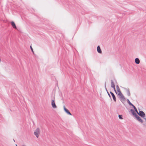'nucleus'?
I'll return each mask as SVG.
<instances>
[{"label": "nucleus", "mask_w": 146, "mask_h": 146, "mask_svg": "<svg viewBox=\"0 0 146 146\" xmlns=\"http://www.w3.org/2000/svg\"><path fill=\"white\" fill-rule=\"evenodd\" d=\"M138 114H139L140 117H144L145 115L144 113L142 111H139V113Z\"/></svg>", "instance_id": "obj_4"}, {"label": "nucleus", "mask_w": 146, "mask_h": 146, "mask_svg": "<svg viewBox=\"0 0 146 146\" xmlns=\"http://www.w3.org/2000/svg\"><path fill=\"white\" fill-rule=\"evenodd\" d=\"M113 88V90H114V91L115 92V93L116 94H117V92H116V90H115V87H114Z\"/></svg>", "instance_id": "obj_21"}, {"label": "nucleus", "mask_w": 146, "mask_h": 146, "mask_svg": "<svg viewBox=\"0 0 146 146\" xmlns=\"http://www.w3.org/2000/svg\"><path fill=\"white\" fill-rule=\"evenodd\" d=\"M135 62L136 64H138L140 63V60L138 58H136L135 59Z\"/></svg>", "instance_id": "obj_12"}, {"label": "nucleus", "mask_w": 146, "mask_h": 146, "mask_svg": "<svg viewBox=\"0 0 146 146\" xmlns=\"http://www.w3.org/2000/svg\"><path fill=\"white\" fill-rule=\"evenodd\" d=\"M134 111H135V112L137 113V114H139V113L138 111H137V108H136L135 109H134Z\"/></svg>", "instance_id": "obj_18"}, {"label": "nucleus", "mask_w": 146, "mask_h": 146, "mask_svg": "<svg viewBox=\"0 0 146 146\" xmlns=\"http://www.w3.org/2000/svg\"><path fill=\"white\" fill-rule=\"evenodd\" d=\"M16 146H17V144H16Z\"/></svg>", "instance_id": "obj_23"}, {"label": "nucleus", "mask_w": 146, "mask_h": 146, "mask_svg": "<svg viewBox=\"0 0 146 146\" xmlns=\"http://www.w3.org/2000/svg\"><path fill=\"white\" fill-rule=\"evenodd\" d=\"M13 140H14V141H15L14 140V139H13Z\"/></svg>", "instance_id": "obj_24"}, {"label": "nucleus", "mask_w": 146, "mask_h": 146, "mask_svg": "<svg viewBox=\"0 0 146 146\" xmlns=\"http://www.w3.org/2000/svg\"><path fill=\"white\" fill-rule=\"evenodd\" d=\"M97 51L98 53H100V54L102 53V51L101 50L100 47L99 46H97Z\"/></svg>", "instance_id": "obj_10"}, {"label": "nucleus", "mask_w": 146, "mask_h": 146, "mask_svg": "<svg viewBox=\"0 0 146 146\" xmlns=\"http://www.w3.org/2000/svg\"><path fill=\"white\" fill-rule=\"evenodd\" d=\"M125 90H126V91L127 92V95L128 96H130L131 94H130V92L129 89L128 88L127 89L125 88Z\"/></svg>", "instance_id": "obj_13"}, {"label": "nucleus", "mask_w": 146, "mask_h": 146, "mask_svg": "<svg viewBox=\"0 0 146 146\" xmlns=\"http://www.w3.org/2000/svg\"><path fill=\"white\" fill-rule=\"evenodd\" d=\"M143 119H145V121H146V118H143Z\"/></svg>", "instance_id": "obj_22"}, {"label": "nucleus", "mask_w": 146, "mask_h": 146, "mask_svg": "<svg viewBox=\"0 0 146 146\" xmlns=\"http://www.w3.org/2000/svg\"><path fill=\"white\" fill-rule=\"evenodd\" d=\"M11 24L12 27H13V28L17 29V27L15 25V24L13 21H12L11 22Z\"/></svg>", "instance_id": "obj_11"}, {"label": "nucleus", "mask_w": 146, "mask_h": 146, "mask_svg": "<svg viewBox=\"0 0 146 146\" xmlns=\"http://www.w3.org/2000/svg\"><path fill=\"white\" fill-rule=\"evenodd\" d=\"M64 111L67 113V114L70 115H72V114L70 113L69 111V110H68L66 108H65V106H64Z\"/></svg>", "instance_id": "obj_8"}, {"label": "nucleus", "mask_w": 146, "mask_h": 146, "mask_svg": "<svg viewBox=\"0 0 146 146\" xmlns=\"http://www.w3.org/2000/svg\"><path fill=\"white\" fill-rule=\"evenodd\" d=\"M51 105L52 107L54 109L56 108L57 107L55 103V99L54 96L53 98L51 99Z\"/></svg>", "instance_id": "obj_2"}, {"label": "nucleus", "mask_w": 146, "mask_h": 146, "mask_svg": "<svg viewBox=\"0 0 146 146\" xmlns=\"http://www.w3.org/2000/svg\"><path fill=\"white\" fill-rule=\"evenodd\" d=\"M135 117L137 119V120H138L140 122H141V123L143 122V120L138 115L136 116Z\"/></svg>", "instance_id": "obj_6"}, {"label": "nucleus", "mask_w": 146, "mask_h": 146, "mask_svg": "<svg viewBox=\"0 0 146 146\" xmlns=\"http://www.w3.org/2000/svg\"><path fill=\"white\" fill-rule=\"evenodd\" d=\"M105 90H106L109 97L110 98V99L111 100H112V99L111 98V96L109 93L108 92V91L107 89V88H106V82H105Z\"/></svg>", "instance_id": "obj_9"}, {"label": "nucleus", "mask_w": 146, "mask_h": 146, "mask_svg": "<svg viewBox=\"0 0 146 146\" xmlns=\"http://www.w3.org/2000/svg\"><path fill=\"white\" fill-rule=\"evenodd\" d=\"M119 118V119H123L122 118V115H118Z\"/></svg>", "instance_id": "obj_16"}, {"label": "nucleus", "mask_w": 146, "mask_h": 146, "mask_svg": "<svg viewBox=\"0 0 146 146\" xmlns=\"http://www.w3.org/2000/svg\"><path fill=\"white\" fill-rule=\"evenodd\" d=\"M30 48H31V51H32V52L34 54V51H33V48H32V46H30Z\"/></svg>", "instance_id": "obj_17"}, {"label": "nucleus", "mask_w": 146, "mask_h": 146, "mask_svg": "<svg viewBox=\"0 0 146 146\" xmlns=\"http://www.w3.org/2000/svg\"><path fill=\"white\" fill-rule=\"evenodd\" d=\"M131 106L133 107L134 109H135L136 108V107L133 104H132V105H131Z\"/></svg>", "instance_id": "obj_20"}, {"label": "nucleus", "mask_w": 146, "mask_h": 146, "mask_svg": "<svg viewBox=\"0 0 146 146\" xmlns=\"http://www.w3.org/2000/svg\"><path fill=\"white\" fill-rule=\"evenodd\" d=\"M131 106L133 107L134 109H135L136 108V107L133 104H132V105H131Z\"/></svg>", "instance_id": "obj_19"}, {"label": "nucleus", "mask_w": 146, "mask_h": 146, "mask_svg": "<svg viewBox=\"0 0 146 146\" xmlns=\"http://www.w3.org/2000/svg\"><path fill=\"white\" fill-rule=\"evenodd\" d=\"M126 100L127 102L129 105L131 106V105H132V104L130 102V101L128 99H127Z\"/></svg>", "instance_id": "obj_15"}, {"label": "nucleus", "mask_w": 146, "mask_h": 146, "mask_svg": "<svg viewBox=\"0 0 146 146\" xmlns=\"http://www.w3.org/2000/svg\"><path fill=\"white\" fill-rule=\"evenodd\" d=\"M110 93L112 96L113 99L115 102L116 101V97L114 94L111 91L110 92Z\"/></svg>", "instance_id": "obj_5"}, {"label": "nucleus", "mask_w": 146, "mask_h": 146, "mask_svg": "<svg viewBox=\"0 0 146 146\" xmlns=\"http://www.w3.org/2000/svg\"><path fill=\"white\" fill-rule=\"evenodd\" d=\"M116 88L118 92V94L121 98L120 100L125 101V98L124 97L123 95L121 93L120 88L118 85H116ZM122 102V101H121Z\"/></svg>", "instance_id": "obj_1"}, {"label": "nucleus", "mask_w": 146, "mask_h": 146, "mask_svg": "<svg viewBox=\"0 0 146 146\" xmlns=\"http://www.w3.org/2000/svg\"><path fill=\"white\" fill-rule=\"evenodd\" d=\"M130 111L131 112V113L133 114V115L135 117L136 116H137V115L136 114V113L135 112L134 110L133 109H131L130 110Z\"/></svg>", "instance_id": "obj_7"}, {"label": "nucleus", "mask_w": 146, "mask_h": 146, "mask_svg": "<svg viewBox=\"0 0 146 146\" xmlns=\"http://www.w3.org/2000/svg\"><path fill=\"white\" fill-rule=\"evenodd\" d=\"M40 133V130L39 128H37L34 132V134L36 137L38 138L39 136Z\"/></svg>", "instance_id": "obj_3"}, {"label": "nucleus", "mask_w": 146, "mask_h": 146, "mask_svg": "<svg viewBox=\"0 0 146 146\" xmlns=\"http://www.w3.org/2000/svg\"><path fill=\"white\" fill-rule=\"evenodd\" d=\"M115 87V85L114 82L113 80H111V87L112 88H113Z\"/></svg>", "instance_id": "obj_14"}]
</instances>
